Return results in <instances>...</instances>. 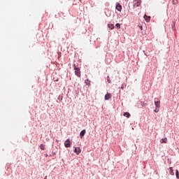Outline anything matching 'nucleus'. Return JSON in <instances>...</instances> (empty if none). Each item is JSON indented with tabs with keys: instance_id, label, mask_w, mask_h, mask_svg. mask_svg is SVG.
<instances>
[{
	"instance_id": "f257e3e1",
	"label": "nucleus",
	"mask_w": 179,
	"mask_h": 179,
	"mask_svg": "<svg viewBox=\"0 0 179 179\" xmlns=\"http://www.w3.org/2000/svg\"><path fill=\"white\" fill-rule=\"evenodd\" d=\"M73 68L75 70V75L78 78H80V69H79V67H76V64H73Z\"/></svg>"
},
{
	"instance_id": "f03ea898",
	"label": "nucleus",
	"mask_w": 179,
	"mask_h": 179,
	"mask_svg": "<svg viewBox=\"0 0 179 179\" xmlns=\"http://www.w3.org/2000/svg\"><path fill=\"white\" fill-rule=\"evenodd\" d=\"M64 146L65 148H71V141L69 138L64 142Z\"/></svg>"
},
{
	"instance_id": "7ed1b4c3",
	"label": "nucleus",
	"mask_w": 179,
	"mask_h": 179,
	"mask_svg": "<svg viewBox=\"0 0 179 179\" xmlns=\"http://www.w3.org/2000/svg\"><path fill=\"white\" fill-rule=\"evenodd\" d=\"M80 152H82V150L80 148H76L74 150V153H76V155H80Z\"/></svg>"
},
{
	"instance_id": "20e7f679",
	"label": "nucleus",
	"mask_w": 179,
	"mask_h": 179,
	"mask_svg": "<svg viewBox=\"0 0 179 179\" xmlns=\"http://www.w3.org/2000/svg\"><path fill=\"white\" fill-rule=\"evenodd\" d=\"M116 9H117V10H118V12H121V10L122 9V6H121L120 3H117L116 5Z\"/></svg>"
},
{
	"instance_id": "39448f33",
	"label": "nucleus",
	"mask_w": 179,
	"mask_h": 179,
	"mask_svg": "<svg viewBox=\"0 0 179 179\" xmlns=\"http://www.w3.org/2000/svg\"><path fill=\"white\" fill-rule=\"evenodd\" d=\"M111 97H112L111 94L107 93L105 95V100H110V99H111Z\"/></svg>"
},
{
	"instance_id": "423d86ee",
	"label": "nucleus",
	"mask_w": 179,
	"mask_h": 179,
	"mask_svg": "<svg viewBox=\"0 0 179 179\" xmlns=\"http://www.w3.org/2000/svg\"><path fill=\"white\" fill-rule=\"evenodd\" d=\"M134 6H141V0H135Z\"/></svg>"
},
{
	"instance_id": "0eeeda50",
	"label": "nucleus",
	"mask_w": 179,
	"mask_h": 179,
	"mask_svg": "<svg viewBox=\"0 0 179 179\" xmlns=\"http://www.w3.org/2000/svg\"><path fill=\"white\" fill-rule=\"evenodd\" d=\"M85 134H86V130L84 129V130L81 131V132L80 133V138H83V136H85Z\"/></svg>"
},
{
	"instance_id": "6e6552de",
	"label": "nucleus",
	"mask_w": 179,
	"mask_h": 179,
	"mask_svg": "<svg viewBox=\"0 0 179 179\" xmlns=\"http://www.w3.org/2000/svg\"><path fill=\"white\" fill-rule=\"evenodd\" d=\"M155 105L156 108H160V101H155Z\"/></svg>"
},
{
	"instance_id": "1a4fd4ad",
	"label": "nucleus",
	"mask_w": 179,
	"mask_h": 179,
	"mask_svg": "<svg viewBox=\"0 0 179 179\" xmlns=\"http://www.w3.org/2000/svg\"><path fill=\"white\" fill-rule=\"evenodd\" d=\"M169 174H171V176H174V171L173 170V167H170L169 169Z\"/></svg>"
},
{
	"instance_id": "9d476101",
	"label": "nucleus",
	"mask_w": 179,
	"mask_h": 179,
	"mask_svg": "<svg viewBox=\"0 0 179 179\" xmlns=\"http://www.w3.org/2000/svg\"><path fill=\"white\" fill-rule=\"evenodd\" d=\"M144 19L147 21V22H150V17L146 15H144Z\"/></svg>"
},
{
	"instance_id": "9b49d317",
	"label": "nucleus",
	"mask_w": 179,
	"mask_h": 179,
	"mask_svg": "<svg viewBox=\"0 0 179 179\" xmlns=\"http://www.w3.org/2000/svg\"><path fill=\"white\" fill-rule=\"evenodd\" d=\"M123 115L124 117H127V118H129V117H131V114L128 112L124 113Z\"/></svg>"
},
{
	"instance_id": "f8f14e48",
	"label": "nucleus",
	"mask_w": 179,
	"mask_h": 179,
	"mask_svg": "<svg viewBox=\"0 0 179 179\" xmlns=\"http://www.w3.org/2000/svg\"><path fill=\"white\" fill-rule=\"evenodd\" d=\"M161 143H167V138H162L161 140Z\"/></svg>"
},
{
	"instance_id": "ddd939ff",
	"label": "nucleus",
	"mask_w": 179,
	"mask_h": 179,
	"mask_svg": "<svg viewBox=\"0 0 179 179\" xmlns=\"http://www.w3.org/2000/svg\"><path fill=\"white\" fill-rule=\"evenodd\" d=\"M40 148L41 150H45V145L44 144H41Z\"/></svg>"
},
{
	"instance_id": "4468645a",
	"label": "nucleus",
	"mask_w": 179,
	"mask_h": 179,
	"mask_svg": "<svg viewBox=\"0 0 179 179\" xmlns=\"http://www.w3.org/2000/svg\"><path fill=\"white\" fill-rule=\"evenodd\" d=\"M85 83L89 86L90 85V80L89 79L85 80Z\"/></svg>"
},
{
	"instance_id": "2eb2a0df",
	"label": "nucleus",
	"mask_w": 179,
	"mask_h": 179,
	"mask_svg": "<svg viewBox=\"0 0 179 179\" xmlns=\"http://www.w3.org/2000/svg\"><path fill=\"white\" fill-rule=\"evenodd\" d=\"M109 29H110L111 30H113V29H114V24H110L108 25Z\"/></svg>"
},
{
	"instance_id": "dca6fc26",
	"label": "nucleus",
	"mask_w": 179,
	"mask_h": 179,
	"mask_svg": "<svg viewBox=\"0 0 179 179\" xmlns=\"http://www.w3.org/2000/svg\"><path fill=\"white\" fill-rule=\"evenodd\" d=\"M107 82H108V83H111V80H110V76H107Z\"/></svg>"
},
{
	"instance_id": "f3484780",
	"label": "nucleus",
	"mask_w": 179,
	"mask_h": 179,
	"mask_svg": "<svg viewBox=\"0 0 179 179\" xmlns=\"http://www.w3.org/2000/svg\"><path fill=\"white\" fill-rule=\"evenodd\" d=\"M176 178L179 179V173H178V170H176Z\"/></svg>"
},
{
	"instance_id": "a211bd4d",
	"label": "nucleus",
	"mask_w": 179,
	"mask_h": 179,
	"mask_svg": "<svg viewBox=\"0 0 179 179\" xmlns=\"http://www.w3.org/2000/svg\"><path fill=\"white\" fill-rule=\"evenodd\" d=\"M115 26L117 29H121V24L120 23L116 24Z\"/></svg>"
},
{
	"instance_id": "6ab92c4d",
	"label": "nucleus",
	"mask_w": 179,
	"mask_h": 179,
	"mask_svg": "<svg viewBox=\"0 0 179 179\" xmlns=\"http://www.w3.org/2000/svg\"><path fill=\"white\" fill-rule=\"evenodd\" d=\"M160 108H155V113H159V109Z\"/></svg>"
},
{
	"instance_id": "aec40b11",
	"label": "nucleus",
	"mask_w": 179,
	"mask_h": 179,
	"mask_svg": "<svg viewBox=\"0 0 179 179\" xmlns=\"http://www.w3.org/2000/svg\"><path fill=\"white\" fill-rule=\"evenodd\" d=\"M138 27L141 29V31L143 30V27L138 25Z\"/></svg>"
},
{
	"instance_id": "412c9836",
	"label": "nucleus",
	"mask_w": 179,
	"mask_h": 179,
	"mask_svg": "<svg viewBox=\"0 0 179 179\" xmlns=\"http://www.w3.org/2000/svg\"><path fill=\"white\" fill-rule=\"evenodd\" d=\"M121 89H122V90H124V84L122 85Z\"/></svg>"
},
{
	"instance_id": "4be33fe9",
	"label": "nucleus",
	"mask_w": 179,
	"mask_h": 179,
	"mask_svg": "<svg viewBox=\"0 0 179 179\" xmlns=\"http://www.w3.org/2000/svg\"><path fill=\"white\" fill-rule=\"evenodd\" d=\"M173 3L174 5H176V3H177V2H176L175 0H173Z\"/></svg>"
}]
</instances>
